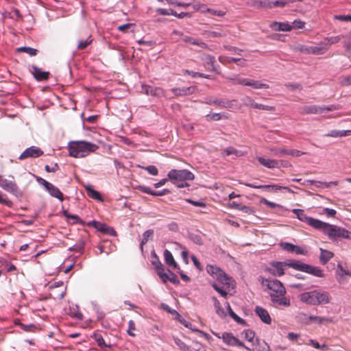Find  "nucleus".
Listing matches in <instances>:
<instances>
[{
    "label": "nucleus",
    "mask_w": 351,
    "mask_h": 351,
    "mask_svg": "<svg viewBox=\"0 0 351 351\" xmlns=\"http://www.w3.org/2000/svg\"><path fill=\"white\" fill-rule=\"evenodd\" d=\"M315 229L322 231L332 240H335L337 238H345L348 236V230L345 228L324 222L321 220H319Z\"/></svg>",
    "instance_id": "0eeeda50"
},
{
    "label": "nucleus",
    "mask_w": 351,
    "mask_h": 351,
    "mask_svg": "<svg viewBox=\"0 0 351 351\" xmlns=\"http://www.w3.org/2000/svg\"><path fill=\"white\" fill-rule=\"evenodd\" d=\"M286 5L285 1L283 0H276L275 1L269 2L267 7L272 8L274 7L283 8Z\"/></svg>",
    "instance_id": "864d4df0"
},
{
    "label": "nucleus",
    "mask_w": 351,
    "mask_h": 351,
    "mask_svg": "<svg viewBox=\"0 0 351 351\" xmlns=\"http://www.w3.org/2000/svg\"><path fill=\"white\" fill-rule=\"evenodd\" d=\"M286 267V262L272 261L266 268V271L272 276H281L285 274Z\"/></svg>",
    "instance_id": "9b49d317"
},
{
    "label": "nucleus",
    "mask_w": 351,
    "mask_h": 351,
    "mask_svg": "<svg viewBox=\"0 0 351 351\" xmlns=\"http://www.w3.org/2000/svg\"><path fill=\"white\" fill-rule=\"evenodd\" d=\"M340 84L342 86H348L351 85V74L346 76H341L339 78Z\"/></svg>",
    "instance_id": "4d7b16f0"
},
{
    "label": "nucleus",
    "mask_w": 351,
    "mask_h": 351,
    "mask_svg": "<svg viewBox=\"0 0 351 351\" xmlns=\"http://www.w3.org/2000/svg\"><path fill=\"white\" fill-rule=\"evenodd\" d=\"M153 234H154L153 230H147L145 232H144V233L143 234V239L141 240V245H140V248H141V252L143 251V245L145 244L148 241L149 237H152Z\"/></svg>",
    "instance_id": "c03bdc74"
},
{
    "label": "nucleus",
    "mask_w": 351,
    "mask_h": 351,
    "mask_svg": "<svg viewBox=\"0 0 351 351\" xmlns=\"http://www.w3.org/2000/svg\"><path fill=\"white\" fill-rule=\"evenodd\" d=\"M214 335L217 337L222 339L223 343L229 346H238L243 348L245 347V344L231 332H223L221 336L217 333H214Z\"/></svg>",
    "instance_id": "9d476101"
},
{
    "label": "nucleus",
    "mask_w": 351,
    "mask_h": 351,
    "mask_svg": "<svg viewBox=\"0 0 351 351\" xmlns=\"http://www.w3.org/2000/svg\"><path fill=\"white\" fill-rule=\"evenodd\" d=\"M67 313L73 318L77 319L79 320H82L83 319V315L82 313L80 311L79 307L77 305L72 304L69 306Z\"/></svg>",
    "instance_id": "7c9ffc66"
},
{
    "label": "nucleus",
    "mask_w": 351,
    "mask_h": 351,
    "mask_svg": "<svg viewBox=\"0 0 351 351\" xmlns=\"http://www.w3.org/2000/svg\"><path fill=\"white\" fill-rule=\"evenodd\" d=\"M264 286L269 290L271 298L275 296H283L286 293V289L282 283L276 279H265L262 281Z\"/></svg>",
    "instance_id": "6e6552de"
},
{
    "label": "nucleus",
    "mask_w": 351,
    "mask_h": 351,
    "mask_svg": "<svg viewBox=\"0 0 351 351\" xmlns=\"http://www.w3.org/2000/svg\"><path fill=\"white\" fill-rule=\"evenodd\" d=\"M95 340H96V341L97 343V345L99 347H107V348H110V345H107L105 343V341H104V339H103V337H102V336L101 335H95Z\"/></svg>",
    "instance_id": "0e129e2a"
},
{
    "label": "nucleus",
    "mask_w": 351,
    "mask_h": 351,
    "mask_svg": "<svg viewBox=\"0 0 351 351\" xmlns=\"http://www.w3.org/2000/svg\"><path fill=\"white\" fill-rule=\"evenodd\" d=\"M271 301L279 306H289L291 304L290 299L285 295L275 296L271 298Z\"/></svg>",
    "instance_id": "f704fd0d"
},
{
    "label": "nucleus",
    "mask_w": 351,
    "mask_h": 351,
    "mask_svg": "<svg viewBox=\"0 0 351 351\" xmlns=\"http://www.w3.org/2000/svg\"><path fill=\"white\" fill-rule=\"evenodd\" d=\"M296 50L305 54H311V46L304 45H298L296 47Z\"/></svg>",
    "instance_id": "13d9d810"
},
{
    "label": "nucleus",
    "mask_w": 351,
    "mask_h": 351,
    "mask_svg": "<svg viewBox=\"0 0 351 351\" xmlns=\"http://www.w3.org/2000/svg\"><path fill=\"white\" fill-rule=\"evenodd\" d=\"M280 246L283 250L296 254L306 255L308 253L306 249L288 242H282L280 243Z\"/></svg>",
    "instance_id": "a211bd4d"
},
{
    "label": "nucleus",
    "mask_w": 351,
    "mask_h": 351,
    "mask_svg": "<svg viewBox=\"0 0 351 351\" xmlns=\"http://www.w3.org/2000/svg\"><path fill=\"white\" fill-rule=\"evenodd\" d=\"M38 180L39 181L40 184L45 187V189L52 197L58 199L61 202L63 201V194L58 187H56L51 183L47 182L43 178H39Z\"/></svg>",
    "instance_id": "ddd939ff"
},
{
    "label": "nucleus",
    "mask_w": 351,
    "mask_h": 351,
    "mask_svg": "<svg viewBox=\"0 0 351 351\" xmlns=\"http://www.w3.org/2000/svg\"><path fill=\"white\" fill-rule=\"evenodd\" d=\"M254 311L263 322L267 324H271V319L268 311L266 309L263 308L261 306H256L255 308Z\"/></svg>",
    "instance_id": "b1692460"
},
{
    "label": "nucleus",
    "mask_w": 351,
    "mask_h": 351,
    "mask_svg": "<svg viewBox=\"0 0 351 351\" xmlns=\"http://www.w3.org/2000/svg\"><path fill=\"white\" fill-rule=\"evenodd\" d=\"M243 335L244 338L250 343H252V346L256 343L255 334L254 332L252 330H245L243 332Z\"/></svg>",
    "instance_id": "37998d69"
},
{
    "label": "nucleus",
    "mask_w": 351,
    "mask_h": 351,
    "mask_svg": "<svg viewBox=\"0 0 351 351\" xmlns=\"http://www.w3.org/2000/svg\"><path fill=\"white\" fill-rule=\"evenodd\" d=\"M138 167L146 170L149 174L152 176H157L158 174V170L157 167L154 165H149L147 167L138 165Z\"/></svg>",
    "instance_id": "3c124183"
},
{
    "label": "nucleus",
    "mask_w": 351,
    "mask_h": 351,
    "mask_svg": "<svg viewBox=\"0 0 351 351\" xmlns=\"http://www.w3.org/2000/svg\"><path fill=\"white\" fill-rule=\"evenodd\" d=\"M212 300L213 301V304L215 308L216 313L221 318H225L226 317V313L224 309L221 307L219 301L217 299L216 297H213Z\"/></svg>",
    "instance_id": "c9c22d12"
},
{
    "label": "nucleus",
    "mask_w": 351,
    "mask_h": 351,
    "mask_svg": "<svg viewBox=\"0 0 351 351\" xmlns=\"http://www.w3.org/2000/svg\"><path fill=\"white\" fill-rule=\"evenodd\" d=\"M242 101L243 103V104L245 106H249V107H251V108H255V105H256V102L254 101V100L253 99H252L249 96H245L244 97L243 99H242Z\"/></svg>",
    "instance_id": "5fc2aeb1"
},
{
    "label": "nucleus",
    "mask_w": 351,
    "mask_h": 351,
    "mask_svg": "<svg viewBox=\"0 0 351 351\" xmlns=\"http://www.w3.org/2000/svg\"><path fill=\"white\" fill-rule=\"evenodd\" d=\"M163 255H164L165 262L169 267H170L173 269H179L177 263L176 262L171 252L169 250H165L164 251Z\"/></svg>",
    "instance_id": "bb28decb"
},
{
    "label": "nucleus",
    "mask_w": 351,
    "mask_h": 351,
    "mask_svg": "<svg viewBox=\"0 0 351 351\" xmlns=\"http://www.w3.org/2000/svg\"><path fill=\"white\" fill-rule=\"evenodd\" d=\"M60 286H63V282L62 281L56 282L53 284V287L52 288V292H53V294L54 295L55 298L62 299L64 295V291H62L58 296L56 295V293L55 289Z\"/></svg>",
    "instance_id": "603ef678"
},
{
    "label": "nucleus",
    "mask_w": 351,
    "mask_h": 351,
    "mask_svg": "<svg viewBox=\"0 0 351 351\" xmlns=\"http://www.w3.org/2000/svg\"><path fill=\"white\" fill-rule=\"evenodd\" d=\"M337 184H338V181L321 182V181H316V180H315V182L313 184V185H315V186L317 188H319L321 186L329 188L332 185L337 186Z\"/></svg>",
    "instance_id": "49530a36"
},
{
    "label": "nucleus",
    "mask_w": 351,
    "mask_h": 351,
    "mask_svg": "<svg viewBox=\"0 0 351 351\" xmlns=\"http://www.w3.org/2000/svg\"><path fill=\"white\" fill-rule=\"evenodd\" d=\"M206 269L210 276L221 285V286H220L216 282H213L211 284L213 288L219 293L221 296L226 298L228 292L234 287V280L216 265H208Z\"/></svg>",
    "instance_id": "f03ea898"
},
{
    "label": "nucleus",
    "mask_w": 351,
    "mask_h": 351,
    "mask_svg": "<svg viewBox=\"0 0 351 351\" xmlns=\"http://www.w3.org/2000/svg\"><path fill=\"white\" fill-rule=\"evenodd\" d=\"M196 88L195 86L182 87V88H173L171 91L176 97L186 96L192 95L195 93Z\"/></svg>",
    "instance_id": "412c9836"
},
{
    "label": "nucleus",
    "mask_w": 351,
    "mask_h": 351,
    "mask_svg": "<svg viewBox=\"0 0 351 351\" xmlns=\"http://www.w3.org/2000/svg\"><path fill=\"white\" fill-rule=\"evenodd\" d=\"M227 79L229 81H230L233 84H240L243 86H246L247 78H242L239 77L237 75H234L232 77H228Z\"/></svg>",
    "instance_id": "a18cd8bd"
},
{
    "label": "nucleus",
    "mask_w": 351,
    "mask_h": 351,
    "mask_svg": "<svg viewBox=\"0 0 351 351\" xmlns=\"http://www.w3.org/2000/svg\"><path fill=\"white\" fill-rule=\"evenodd\" d=\"M230 316L238 324L241 325H245L246 323L245 320L240 317H239L233 311H231L230 313H229Z\"/></svg>",
    "instance_id": "bf43d9fd"
},
{
    "label": "nucleus",
    "mask_w": 351,
    "mask_h": 351,
    "mask_svg": "<svg viewBox=\"0 0 351 351\" xmlns=\"http://www.w3.org/2000/svg\"><path fill=\"white\" fill-rule=\"evenodd\" d=\"M142 91L147 95H151L155 97H165V90L160 87L152 86L147 84H142Z\"/></svg>",
    "instance_id": "dca6fc26"
},
{
    "label": "nucleus",
    "mask_w": 351,
    "mask_h": 351,
    "mask_svg": "<svg viewBox=\"0 0 351 351\" xmlns=\"http://www.w3.org/2000/svg\"><path fill=\"white\" fill-rule=\"evenodd\" d=\"M169 180L178 188L189 186L186 181H192L194 174L188 169H171L167 173Z\"/></svg>",
    "instance_id": "423d86ee"
},
{
    "label": "nucleus",
    "mask_w": 351,
    "mask_h": 351,
    "mask_svg": "<svg viewBox=\"0 0 351 351\" xmlns=\"http://www.w3.org/2000/svg\"><path fill=\"white\" fill-rule=\"evenodd\" d=\"M86 190L88 195L90 197H91L94 199L99 200V201H102L99 193L98 191H95V189H93L91 186H86Z\"/></svg>",
    "instance_id": "79ce46f5"
},
{
    "label": "nucleus",
    "mask_w": 351,
    "mask_h": 351,
    "mask_svg": "<svg viewBox=\"0 0 351 351\" xmlns=\"http://www.w3.org/2000/svg\"><path fill=\"white\" fill-rule=\"evenodd\" d=\"M98 148L97 145L85 141H71L68 145L69 156L73 158H84Z\"/></svg>",
    "instance_id": "20e7f679"
},
{
    "label": "nucleus",
    "mask_w": 351,
    "mask_h": 351,
    "mask_svg": "<svg viewBox=\"0 0 351 351\" xmlns=\"http://www.w3.org/2000/svg\"><path fill=\"white\" fill-rule=\"evenodd\" d=\"M270 28L276 32H289L293 29L292 25L289 22H272L269 25Z\"/></svg>",
    "instance_id": "aec40b11"
},
{
    "label": "nucleus",
    "mask_w": 351,
    "mask_h": 351,
    "mask_svg": "<svg viewBox=\"0 0 351 351\" xmlns=\"http://www.w3.org/2000/svg\"><path fill=\"white\" fill-rule=\"evenodd\" d=\"M258 161L264 167L269 169L280 168L282 167H288L289 163L285 160H278L275 159L265 158L257 157Z\"/></svg>",
    "instance_id": "4468645a"
},
{
    "label": "nucleus",
    "mask_w": 351,
    "mask_h": 351,
    "mask_svg": "<svg viewBox=\"0 0 351 351\" xmlns=\"http://www.w3.org/2000/svg\"><path fill=\"white\" fill-rule=\"evenodd\" d=\"M204 35L207 38H223L228 35V32L221 29H217L216 30L205 31Z\"/></svg>",
    "instance_id": "c756f323"
},
{
    "label": "nucleus",
    "mask_w": 351,
    "mask_h": 351,
    "mask_svg": "<svg viewBox=\"0 0 351 351\" xmlns=\"http://www.w3.org/2000/svg\"><path fill=\"white\" fill-rule=\"evenodd\" d=\"M223 154L226 156H230V155H234L237 157L242 156L245 154V152L238 150L232 147H227L224 151Z\"/></svg>",
    "instance_id": "ea45409f"
},
{
    "label": "nucleus",
    "mask_w": 351,
    "mask_h": 351,
    "mask_svg": "<svg viewBox=\"0 0 351 351\" xmlns=\"http://www.w3.org/2000/svg\"><path fill=\"white\" fill-rule=\"evenodd\" d=\"M292 212L296 215L297 218L300 221L306 223L315 229L316 228L319 219L308 217L302 209L295 208L292 210Z\"/></svg>",
    "instance_id": "f8f14e48"
},
{
    "label": "nucleus",
    "mask_w": 351,
    "mask_h": 351,
    "mask_svg": "<svg viewBox=\"0 0 351 351\" xmlns=\"http://www.w3.org/2000/svg\"><path fill=\"white\" fill-rule=\"evenodd\" d=\"M137 189L144 193H147L151 195H154V190H152L150 187L139 185L137 186Z\"/></svg>",
    "instance_id": "69168bd1"
},
{
    "label": "nucleus",
    "mask_w": 351,
    "mask_h": 351,
    "mask_svg": "<svg viewBox=\"0 0 351 351\" xmlns=\"http://www.w3.org/2000/svg\"><path fill=\"white\" fill-rule=\"evenodd\" d=\"M298 298L301 302L312 306L326 304L330 302L329 293L319 289L304 292Z\"/></svg>",
    "instance_id": "39448f33"
},
{
    "label": "nucleus",
    "mask_w": 351,
    "mask_h": 351,
    "mask_svg": "<svg viewBox=\"0 0 351 351\" xmlns=\"http://www.w3.org/2000/svg\"><path fill=\"white\" fill-rule=\"evenodd\" d=\"M244 348L247 351H271L269 345L262 341H260L256 339V343L252 346V348L245 346Z\"/></svg>",
    "instance_id": "4be33fe9"
},
{
    "label": "nucleus",
    "mask_w": 351,
    "mask_h": 351,
    "mask_svg": "<svg viewBox=\"0 0 351 351\" xmlns=\"http://www.w3.org/2000/svg\"><path fill=\"white\" fill-rule=\"evenodd\" d=\"M202 60L204 62V63L206 65H208L210 67L211 71H215L217 73H219V72H218L217 71V69L215 66V58L213 56L210 55V54H204L202 56Z\"/></svg>",
    "instance_id": "473e14b6"
},
{
    "label": "nucleus",
    "mask_w": 351,
    "mask_h": 351,
    "mask_svg": "<svg viewBox=\"0 0 351 351\" xmlns=\"http://www.w3.org/2000/svg\"><path fill=\"white\" fill-rule=\"evenodd\" d=\"M29 70L38 81L47 80L49 78V73L48 71H43L35 65L29 66Z\"/></svg>",
    "instance_id": "6ab92c4d"
},
{
    "label": "nucleus",
    "mask_w": 351,
    "mask_h": 351,
    "mask_svg": "<svg viewBox=\"0 0 351 351\" xmlns=\"http://www.w3.org/2000/svg\"><path fill=\"white\" fill-rule=\"evenodd\" d=\"M43 154V151L36 146H31L23 151L19 156L20 160H24L29 158H38Z\"/></svg>",
    "instance_id": "f3484780"
},
{
    "label": "nucleus",
    "mask_w": 351,
    "mask_h": 351,
    "mask_svg": "<svg viewBox=\"0 0 351 351\" xmlns=\"http://www.w3.org/2000/svg\"><path fill=\"white\" fill-rule=\"evenodd\" d=\"M10 178L12 180H8L0 174V187L16 197H21L22 193L14 181V176H10Z\"/></svg>",
    "instance_id": "1a4fd4ad"
},
{
    "label": "nucleus",
    "mask_w": 351,
    "mask_h": 351,
    "mask_svg": "<svg viewBox=\"0 0 351 351\" xmlns=\"http://www.w3.org/2000/svg\"><path fill=\"white\" fill-rule=\"evenodd\" d=\"M344 276H351V272L345 269L343 266L339 263L336 270V278L339 283H343L345 281Z\"/></svg>",
    "instance_id": "cd10ccee"
},
{
    "label": "nucleus",
    "mask_w": 351,
    "mask_h": 351,
    "mask_svg": "<svg viewBox=\"0 0 351 351\" xmlns=\"http://www.w3.org/2000/svg\"><path fill=\"white\" fill-rule=\"evenodd\" d=\"M88 226H93L97 230L101 231V232H106V226L104 223H100L99 221L93 220L88 223Z\"/></svg>",
    "instance_id": "de8ad7c7"
},
{
    "label": "nucleus",
    "mask_w": 351,
    "mask_h": 351,
    "mask_svg": "<svg viewBox=\"0 0 351 351\" xmlns=\"http://www.w3.org/2000/svg\"><path fill=\"white\" fill-rule=\"evenodd\" d=\"M152 264L154 266L158 276H160L162 274V272L165 271V266L160 262L158 256L155 253H154L153 254Z\"/></svg>",
    "instance_id": "c85d7f7f"
},
{
    "label": "nucleus",
    "mask_w": 351,
    "mask_h": 351,
    "mask_svg": "<svg viewBox=\"0 0 351 351\" xmlns=\"http://www.w3.org/2000/svg\"><path fill=\"white\" fill-rule=\"evenodd\" d=\"M206 269L210 276L221 285V286H220L216 282H213L211 284L213 288L219 293L221 296L226 298L228 292L234 287V280L216 265H208Z\"/></svg>",
    "instance_id": "7ed1b4c3"
},
{
    "label": "nucleus",
    "mask_w": 351,
    "mask_h": 351,
    "mask_svg": "<svg viewBox=\"0 0 351 351\" xmlns=\"http://www.w3.org/2000/svg\"><path fill=\"white\" fill-rule=\"evenodd\" d=\"M306 273L312 274L316 277L322 278L324 276V274L322 269H321L319 267L312 266L311 265H307Z\"/></svg>",
    "instance_id": "2f4dec72"
},
{
    "label": "nucleus",
    "mask_w": 351,
    "mask_h": 351,
    "mask_svg": "<svg viewBox=\"0 0 351 351\" xmlns=\"http://www.w3.org/2000/svg\"><path fill=\"white\" fill-rule=\"evenodd\" d=\"M333 256L334 254L332 252L320 248L319 260L323 265L326 264L327 262L333 257Z\"/></svg>",
    "instance_id": "e433bc0d"
},
{
    "label": "nucleus",
    "mask_w": 351,
    "mask_h": 351,
    "mask_svg": "<svg viewBox=\"0 0 351 351\" xmlns=\"http://www.w3.org/2000/svg\"><path fill=\"white\" fill-rule=\"evenodd\" d=\"M287 267H291L295 270L305 272L307 265L300 261L288 260L286 261Z\"/></svg>",
    "instance_id": "a878e982"
},
{
    "label": "nucleus",
    "mask_w": 351,
    "mask_h": 351,
    "mask_svg": "<svg viewBox=\"0 0 351 351\" xmlns=\"http://www.w3.org/2000/svg\"><path fill=\"white\" fill-rule=\"evenodd\" d=\"M254 108L267 111H274L275 110L274 106L263 105L258 103L256 104Z\"/></svg>",
    "instance_id": "680f3d73"
},
{
    "label": "nucleus",
    "mask_w": 351,
    "mask_h": 351,
    "mask_svg": "<svg viewBox=\"0 0 351 351\" xmlns=\"http://www.w3.org/2000/svg\"><path fill=\"white\" fill-rule=\"evenodd\" d=\"M193 8L197 11H200L202 13L206 12V9L208 8L205 4L197 3L195 4H193Z\"/></svg>",
    "instance_id": "e2e57ef3"
},
{
    "label": "nucleus",
    "mask_w": 351,
    "mask_h": 351,
    "mask_svg": "<svg viewBox=\"0 0 351 351\" xmlns=\"http://www.w3.org/2000/svg\"><path fill=\"white\" fill-rule=\"evenodd\" d=\"M334 19L343 22H351V15H335Z\"/></svg>",
    "instance_id": "774afa93"
},
{
    "label": "nucleus",
    "mask_w": 351,
    "mask_h": 351,
    "mask_svg": "<svg viewBox=\"0 0 351 351\" xmlns=\"http://www.w3.org/2000/svg\"><path fill=\"white\" fill-rule=\"evenodd\" d=\"M304 316L306 317L305 323L306 324H310L312 322H316L318 324H322L324 322H332V319L330 317H324L314 316V315H309L307 317L306 314H304Z\"/></svg>",
    "instance_id": "393cba45"
},
{
    "label": "nucleus",
    "mask_w": 351,
    "mask_h": 351,
    "mask_svg": "<svg viewBox=\"0 0 351 351\" xmlns=\"http://www.w3.org/2000/svg\"><path fill=\"white\" fill-rule=\"evenodd\" d=\"M270 152L276 156H282L285 155H289L291 156L299 157L305 154V152H301L298 149H287L281 147H269Z\"/></svg>",
    "instance_id": "2eb2a0df"
},
{
    "label": "nucleus",
    "mask_w": 351,
    "mask_h": 351,
    "mask_svg": "<svg viewBox=\"0 0 351 351\" xmlns=\"http://www.w3.org/2000/svg\"><path fill=\"white\" fill-rule=\"evenodd\" d=\"M174 245H176V249H181L182 250L181 252V256L183 259V261L187 264L189 263L188 260V251L186 250V247L182 246L178 243H174Z\"/></svg>",
    "instance_id": "8fccbe9b"
},
{
    "label": "nucleus",
    "mask_w": 351,
    "mask_h": 351,
    "mask_svg": "<svg viewBox=\"0 0 351 351\" xmlns=\"http://www.w3.org/2000/svg\"><path fill=\"white\" fill-rule=\"evenodd\" d=\"M341 36H331L324 38V40L322 41L324 46L327 47V50L328 48L333 44L337 43L340 41Z\"/></svg>",
    "instance_id": "a19ab883"
},
{
    "label": "nucleus",
    "mask_w": 351,
    "mask_h": 351,
    "mask_svg": "<svg viewBox=\"0 0 351 351\" xmlns=\"http://www.w3.org/2000/svg\"><path fill=\"white\" fill-rule=\"evenodd\" d=\"M136 330L135 323L133 320H130L128 322V328L127 330L128 334L131 337H135L136 334L133 332V331Z\"/></svg>",
    "instance_id": "6e6d98bb"
},
{
    "label": "nucleus",
    "mask_w": 351,
    "mask_h": 351,
    "mask_svg": "<svg viewBox=\"0 0 351 351\" xmlns=\"http://www.w3.org/2000/svg\"><path fill=\"white\" fill-rule=\"evenodd\" d=\"M302 112L304 114H321V106H306L303 107Z\"/></svg>",
    "instance_id": "58836bf2"
},
{
    "label": "nucleus",
    "mask_w": 351,
    "mask_h": 351,
    "mask_svg": "<svg viewBox=\"0 0 351 351\" xmlns=\"http://www.w3.org/2000/svg\"><path fill=\"white\" fill-rule=\"evenodd\" d=\"M18 52H24L29 54L31 56H34L37 54V49L29 47H21L16 49Z\"/></svg>",
    "instance_id": "09e8293b"
},
{
    "label": "nucleus",
    "mask_w": 351,
    "mask_h": 351,
    "mask_svg": "<svg viewBox=\"0 0 351 351\" xmlns=\"http://www.w3.org/2000/svg\"><path fill=\"white\" fill-rule=\"evenodd\" d=\"M246 86H251L255 89L268 88L269 85L254 80L247 79Z\"/></svg>",
    "instance_id": "4c0bfd02"
},
{
    "label": "nucleus",
    "mask_w": 351,
    "mask_h": 351,
    "mask_svg": "<svg viewBox=\"0 0 351 351\" xmlns=\"http://www.w3.org/2000/svg\"><path fill=\"white\" fill-rule=\"evenodd\" d=\"M228 62H234L237 64L239 66H245V62L246 60L245 59L241 58H228Z\"/></svg>",
    "instance_id": "052dcab7"
},
{
    "label": "nucleus",
    "mask_w": 351,
    "mask_h": 351,
    "mask_svg": "<svg viewBox=\"0 0 351 351\" xmlns=\"http://www.w3.org/2000/svg\"><path fill=\"white\" fill-rule=\"evenodd\" d=\"M206 269L210 276L221 285V286H220L216 282H213L211 284L213 288L219 293L221 296L226 298L228 292L234 287V280L216 265H208Z\"/></svg>",
    "instance_id": "f257e3e1"
},
{
    "label": "nucleus",
    "mask_w": 351,
    "mask_h": 351,
    "mask_svg": "<svg viewBox=\"0 0 351 351\" xmlns=\"http://www.w3.org/2000/svg\"><path fill=\"white\" fill-rule=\"evenodd\" d=\"M159 277L164 283L169 281L175 285H178L180 282L176 275H175L169 269L165 270V271L162 272V274Z\"/></svg>",
    "instance_id": "5701e85b"
},
{
    "label": "nucleus",
    "mask_w": 351,
    "mask_h": 351,
    "mask_svg": "<svg viewBox=\"0 0 351 351\" xmlns=\"http://www.w3.org/2000/svg\"><path fill=\"white\" fill-rule=\"evenodd\" d=\"M327 51V47L324 46L323 42L319 43L317 46H311V54L323 55Z\"/></svg>",
    "instance_id": "72a5a7b5"
},
{
    "label": "nucleus",
    "mask_w": 351,
    "mask_h": 351,
    "mask_svg": "<svg viewBox=\"0 0 351 351\" xmlns=\"http://www.w3.org/2000/svg\"><path fill=\"white\" fill-rule=\"evenodd\" d=\"M206 12L210 14L211 15H215L217 16H223L226 14V12L223 10H215L210 8L206 9Z\"/></svg>",
    "instance_id": "338daca9"
}]
</instances>
